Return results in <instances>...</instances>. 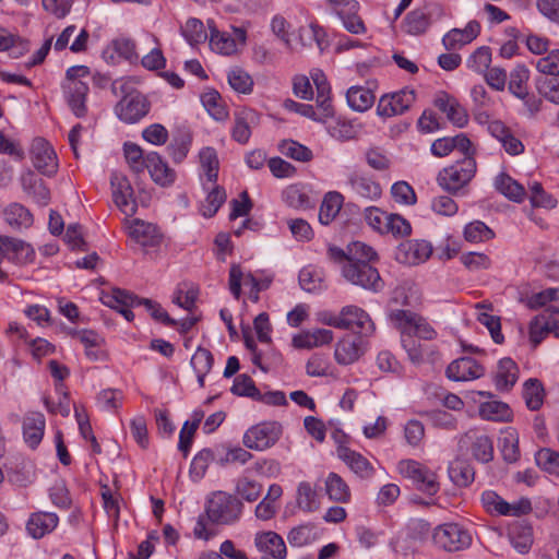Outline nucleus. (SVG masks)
<instances>
[{
  "label": "nucleus",
  "instance_id": "de8ad7c7",
  "mask_svg": "<svg viewBox=\"0 0 559 559\" xmlns=\"http://www.w3.org/2000/svg\"><path fill=\"white\" fill-rule=\"evenodd\" d=\"M201 167L211 182H216L218 177L219 160L213 147H204L199 153Z\"/></svg>",
  "mask_w": 559,
  "mask_h": 559
},
{
  "label": "nucleus",
  "instance_id": "6ab92c4d",
  "mask_svg": "<svg viewBox=\"0 0 559 559\" xmlns=\"http://www.w3.org/2000/svg\"><path fill=\"white\" fill-rule=\"evenodd\" d=\"M346 185L352 193L371 201L379 199L382 193L379 182L358 173L350 174Z\"/></svg>",
  "mask_w": 559,
  "mask_h": 559
},
{
  "label": "nucleus",
  "instance_id": "412c9836",
  "mask_svg": "<svg viewBox=\"0 0 559 559\" xmlns=\"http://www.w3.org/2000/svg\"><path fill=\"white\" fill-rule=\"evenodd\" d=\"M480 32V25L477 21H471L464 28H453L442 38V44L447 50L460 49L473 41Z\"/></svg>",
  "mask_w": 559,
  "mask_h": 559
},
{
  "label": "nucleus",
  "instance_id": "c9c22d12",
  "mask_svg": "<svg viewBox=\"0 0 559 559\" xmlns=\"http://www.w3.org/2000/svg\"><path fill=\"white\" fill-rule=\"evenodd\" d=\"M496 189L514 202H522L525 197V189L509 175L501 173L495 180Z\"/></svg>",
  "mask_w": 559,
  "mask_h": 559
},
{
  "label": "nucleus",
  "instance_id": "f704fd0d",
  "mask_svg": "<svg viewBox=\"0 0 559 559\" xmlns=\"http://www.w3.org/2000/svg\"><path fill=\"white\" fill-rule=\"evenodd\" d=\"M479 415L485 420L510 421L512 418V411L507 403L489 401L479 405Z\"/></svg>",
  "mask_w": 559,
  "mask_h": 559
},
{
  "label": "nucleus",
  "instance_id": "c85d7f7f",
  "mask_svg": "<svg viewBox=\"0 0 559 559\" xmlns=\"http://www.w3.org/2000/svg\"><path fill=\"white\" fill-rule=\"evenodd\" d=\"M129 235L142 246H155L160 239L155 225L140 219H135L129 227Z\"/></svg>",
  "mask_w": 559,
  "mask_h": 559
},
{
  "label": "nucleus",
  "instance_id": "a211bd4d",
  "mask_svg": "<svg viewBox=\"0 0 559 559\" xmlns=\"http://www.w3.org/2000/svg\"><path fill=\"white\" fill-rule=\"evenodd\" d=\"M337 456L349 467V469L362 479L371 478L374 475V467L362 454L347 448L338 447Z\"/></svg>",
  "mask_w": 559,
  "mask_h": 559
},
{
  "label": "nucleus",
  "instance_id": "603ef678",
  "mask_svg": "<svg viewBox=\"0 0 559 559\" xmlns=\"http://www.w3.org/2000/svg\"><path fill=\"white\" fill-rule=\"evenodd\" d=\"M297 504L300 509L311 512L318 509V493L310 483L301 481L297 487Z\"/></svg>",
  "mask_w": 559,
  "mask_h": 559
},
{
  "label": "nucleus",
  "instance_id": "7c9ffc66",
  "mask_svg": "<svg viewBox=\"0 0 559 559\" xmlns=\"http://www.w3.org/2000/svg\"><path fill=\"white\" fill-rule=\"evenodd\" d=\"M311 79L317 87V105L323 110L325 117L333 115V108L330 100L331 87L322 71L316 70L311 73Z\"/></svg>",
  "mask_w": 559,
  "mask_h": 559
},
{
  "label": "nucleus",
  "instance_id": "39448f33",
  "mask_svg": "<svg viewBox=\"0 0 559 559\" xmlns=\"http://www.w3.org/2000/svg\"><path fill=\"white\" fill-rule=\"evenodd\" d=\"M432 540L437 547L453 552L469 547L472 535L463 525L444 523L433 530Z\"/></svg>",
  "mask_w": 559,
  "mask_h": 559
},
{
  "label": "nucleus",
  "instance_id": "09e8293b",
  "mask_svg": "<svg viewBox=\"0 0 559 559\" xmlns=\"http://www.w3.org/2000/svg\"><path fill=\"white\" fill-rule=\"evenodd\" d=\"M242 280L246 285L250 284L252 286V290L257 289L260 285V282L251 274L243 277L240 265L233 264L229 270V289L236 299L240 297Z\"/></svg>",
  "mask_w": 559,
  "mask_h": 559
},
{
  "label": "nucleus",
  "instance_id": "37998d69",
  "mask_svg": "<svg viewBox=\"0 0 559 559\" xmlns=\"http://www.w3.org/2000/svg\"><path fill=\"white\" fill-rule=\"evenodd\" d=\"M530 79L528 69L523 66H516L511 74L509 81V91L520 99H524L528 95L527 81Z\"/></svg>",
  "mask_w": 559,
  "mask_h": 559
},
{
  "label": "nucleus",
  "instance_id": "f3484780",
  "mask_svg": "<svg viewBox=\"0 0 559 559\" xmlns=\"http://www.w3.org/2000/svg\"><path fill=\"white\" fill-rule=\"evenodd\" d=\"M0 251L3 257L19 264L32 262L35 257V252L28 243L8 236H0Z\"/></svg>",
  "mask_w": 559,
  "mask_h": 559
},
{
  "label": "nucleus",
  "instance_id": "cd10ccee",
  "mask_svg": "<svg viewBox=\"0 0 559 559\" xmlns=\"http://www.w3.org/2000/svg\"><path fill=\"white\" fill-rule=\"evenodd\" d=\"M68 96V105L72 112L78 117H84L87 112L85 105L86 95L88 93V86L85 82H74V84L64 85Z\"/></svg>",
  "mask_w": 559,
  "mask_h": 559
},
{
  "label": "nucleus",
  "instance_id": "0e129e2a",
  "mask_svg": "<svg viewBox=\"0 0 559 559\" xmlns=\"http://www.w3.org/2000/svg\"><path fill=\"white\" fill-rule=\"evenodd\" d=\"M389 217V213L376 206L367 207L365 211V221L372 229L380 234H385V229H388Z\"/></svg>",
  "mask_w": 559,
  "mask_h": 559
},
{
  "label": "nucleus",
  "instance_id": "bb28decb",
  "mask_svg": "<svg viewBox=\"0 0 559 559\" xmlns=\"http://www.w3.org/2000/svg\"><path fill=\"white\" fill-rule=\"evenodd\" d=\"M333 332L326 329H316L313 331H305L293 337V345L296 348H313L331 343Z\"/></svg>",
  "mask_w": 559,
  "mask_h": 559
},
{
  "label": "nucleus",
  "instance_id": "3c124183",
  "mask_svg": "<svg viewBox=\"0 0 559 559\" xmlns=\"http://www.w3.org/2000/svg\"><path fill=\"white\" fill-rule=\"evenodd\" d=\"M548 312L549 309L536 316L530 323V341L534 347L539 345L545 336L551 332Z\"/></svg>",
  "mask_w": 559,
  "mask_h": 559
},
{
  "label": "nucleus",
  "instance_id": "a18cd8bd",
  "mask_svg": "<svg viewBox=\"0 0 559 559\" xmlns=\"http://www.w3.org/2000/svg\"><path fill=\"white\" fill-rule=\"evenodd\" d=\"M401 342L409 359L414 364H419L424 361L425 357L428 355L426 345L421 344L419 338L414 336L411 332L402 331Z\"/></svg>",
  "mask_w": 559,
  "mask_h": 559
},
{
  "label": "nucleus",
  "instance_id": "423d86ee",
  "mask_svg": "<svg viewBox=\"0 0 559 559\" xmlns=\"http://www.w3.org/2000/svg\"><path fill=\"white\" fill-rule=\"evenodd\" d=\"M283 433L282 425L277 421H263L250 427L242 437L246 448L264 451L277 443Z\"/></svg>",
  "mask_w": 559,
  "mask_h": 559
},
{
  "label": "nucleus",
  "instance_id": "4d7b16f0",
  "mask_svg": "<svg viewBox=\"0 0 559 559\" xmlns=\"http://www.w3.org/2000/svg\"><path fill=\"white\" fill-rule=\"evenodd\" d=\"M123 151L130 169L136 175L142 174L146 166V156H143L142 148L134 143H124Z\"/></svg>",
  "mask_w": 559,
  "mask_h": 559
},
{
  "label": "nucleus",
  "instance_id": "49530a36",
  "mask_svg": "<svg viewBox=\"0 0 559 559\" xmlns=\"http://www.w3.org/2000/svg\"><path fill=\"white\" fill-rule=\"evenodd\" d=\"M4 219L12 227H28L33 223L29 211L19 203H13L4 210Z\"/></svg>",
  "mask_w": 559,
  "mask_h": 559
},
{
  "label": "nucleus",
  "instance_id": "4468645a",
  "mask_svg": "<svg viewBox=\"0 0 559 559\" xmlns=\"http://www.w3.org/2000/svg\"><path fill=\"white\" fill-rule=\"evenodd\" d=\"M485 374V368L472 357L453 360L447 368V376L453 381H471Z\"/></svg>",
  "mask_w": 559,
  "mask_h": 559
},
{
  "label": "nucleus",
  "instance_id": "ddd939ff",
  "mask_svg": "<svg viewBox=\"0 0 559 559\" xmlns=\"http://www.w3.org/2000/svg\"><path fill=\"white\" fill-rule=\"evenodd\" d=\"M100 299L105 306L112 308L121 313L128 322H131L134 318V314L130 308L140 306V297L120 288H114L110 293L103 294Z\"/></svg>",
  "mask_w": 559,
  "mask_h": 559
},
{
  "label": "nucleus",
  "instance_id": "4c0bfd02",
  "mask_svg": "<svg viewBox=\"0 0 559 559\" xmlns=\"http://www.w3.org/2000/svg\"><path fill=\"white\" fill-rule=\"evenodd\" d=\"M499 449L503 460L508 463H514L520 457L519 438L514 429L508 428L499 438Z\"/></svg>",
  "mask_w": 559,
  "mask_h": 559
},
{
  "label": "nucleus",
  "instance_id": "13d9d810",
  "mask_svg": "<svg viewBox=\"0 0 559 559\" xmlns=\"http://www.w3.org/2000/svg\"><path fill=\"white\" fill-rule=\"evenodd\" d=\"M226 201V192L224 188L219 186H215L205 198V201L202 204L201 211L203 216L212 217L214 216L219 207Z\"/></svg>",
  "mask_w": 559,
  "mask_h": 559
},
{
  "label": "nucleus",
  "instance_id": "ea45409f",
  "mask_svg": "<svg viewBox=\"0 0 559 559\" xmlns=\"http://www.w3.org/2000/svg\"><path fill=\"white\" fill-rule=\"evenodd\" d=\"M222 447H215L214 449L201 450L192 460L191 474L201 478L204 476L210 463L216 462L218 464V457L221 456Z\"/></svg>",
  "mask_w": 559,
  "mask_h": 559
},
{
  "label": "nucleus",
  "instance_id": "f8f14e48",
  "mask_svg": "<svg viewBox=\"0 0 559 559\" xmlns=\"http://www.w3.org/2000/svg\"><path fill=\"white\" fill-rule=\"evenodd\" d=\"M341 319L348 322L347 326H340L343 330H350L355 334L368 336L374 331V324L369 314L357 306H345L341 310Z\"/></svg>",
  "mask_w": 559,
  "mask_h": 559
},
{
  "label": "nucleus",
  "instance_id": "2eb2a0df",
  "mask_svg": "<svg viewBox=\"0 0 559 559\" xmlns=\"http://www.w3.org/2000/svg\"><path fill=\"white\" fill-rule=\"evenodd\" d=\"M435 106L447 115L449 121L459 128H463L468 122L466 109L459 100L445 92H440L433 102Z\"/></svg>",
  "mask_w": 559,
  "mask_h": 559
},
{
  "label": "nucleus",
  "instance_id": "4be33fe9",
  "mask_svg": "<svg viewBox=\"0 0 559 559\" xmlns=\"http://www.w3.org/2000/svg\"><path fill=\"white\" fill-rule=\"evenodd\" d=\"M152 180L162 187H168L174 183L176 173L171 169L166 162L156 153L151 152L146 154V166Z\"/></svg>",
  "mask_w": 559,
  "mask_h": 559
},
{
  "label": "nucleus",
  "instance_id": "9b49d317",
  "mask_svg": "<svg viewBox=\"0 0 559 559\" xmlns=\"http://www.w3.org/2000/svg\"><path fill=\"white\" fill-rule=\"evenodd\" d=\"M432 246L426 240H408L400 243L395 251V259L400 263L417 265L429 259Z\"/></svg>",
  "mask_w": 559,
  "mask_h": 559
},
{
  "label": "nucleus",
  "instance_id": "0eeeda50",
  "mask_svg": "<svg viewBox=\"0 0 559 559\" xmlns=\"http://www.w3.org/2000/svg\"><path fill=\"white\" fill-rule=\"evenodd\" d=\"M397 468L404 477L411 478L420 491L430 496L439 491L440 485L437 475L419 462L403 460L399 463Z\"/></svg>",
  "mask_w": 559,
  "mask_h": 559
},
{
  "label": "nucleus",
  "instance_id": "6e6d98bb",
  "mask_svg": "<svg viewBox=\"0 0 559 559\" xmlns=\"http://www.w3.org/2000/svg\"><path fill=\"white\" fill-rule=\"evenodd\" d=\"M230 87L242 94H250L253 87L252 78L241 68H234L227 74Z\"/></svg>",
  "mask_w": 559,
  "mask_h": 559
},
{
  "label": "nucleus",
  "instance_id": "393cba45",
  "mask_svg": "<svg viewBox=\"0 0 559 559\" xmlns=\"http://www.w3.org/2000/svg\"><path fill=\"white\" fill-rule=\"evenodd\" d=\"M518 378V365L508 357L500 359L493 378L497 390L501 392L510 391L516 383Z\"/></svg>",
  "mask_w": 559,
  "mask_h": 559
},
{
  "label": "nucleus",
  "instance_id": "2f4dec72",
  "mask_svg": "<svg viewBox=\"0 0 559 559\" xmlns=\"http://www.w3.org/2000/svg\"><path fill=\"white\" fill-rule=\"evenodd\" d=\"M509 537L519 552L526 554L533 545V528L527 523L514 524L509 530Z\"/></svg>",
  "mask_w": 559,
  "mask_h": 559
},
{
  "label": "nucleus",
  "instance_id": "f257e3e1",
  "mask_svg": "<svg viewBox=\"0 0 559 559\" xmlns=\"http://www.w3.org/2000/svg\"><path fill=\"white\" fill-rule=\"evenodd\" d=\"M330 259L337 263L343 277L350 284L364 289L380 292L384 283L376 267L371 265L378 260L372 247L361 241H354L346 250L337 247L329 248Z\"/></svg>",
  "mask_w": 559,
  "mask_h": 559
},
{
  "label": "nucleus",
  "instance_id": "69168bd1",
  "mask_svg": "<svg viewBox=\"0 0 559 559\" xmlns=\"http://www.w3.org/2000/svg\"><path fill=\"white\" fill-rule=\"evenodd\" d=\"M236 492L248 502H253L261 496L262 486L255 480L242 477L237 481Z\"/></svg>",
  "mask_w": 559,
  "mask_h": 559
},
{
  "label": "nucleus",
  "instance_id": "79ce46f5",
  "mask_svg": "<svg viewBox=\"0 0 559 559\" xmlns=\"http://www.w3.org/2000/svg\"><path fill=\"white\" fill-rule=\"evenodd\" d=\"M545 397L543 384L537 379H528L523 385V399L531 411H538Z\"/></svg>",
  "mask_w": 559,
  "mask_h": 559
},
{
  "label": "nucleus",
  "instance_id": "e2e57ef3",
  "mask_svg": "<svg viewBox=\"0 0 559 559\" xmlns=\"http://www.w3.org/2000/svg\"><path fill=\"white\" fill-rule=\"evenodd\" d=\"M472 454L476 460L483 463L490 462L493 457L491 439L485 435L477 437L472 444Z\"/></svg>",
  "mask_w": 559,
  "mask_h": 559
},
{
  "label": "nucleus",
  "instance_id": "052dcab7",
  "mask_svg": "<svg viewBox=\"0 0 559 559\" xmlns=\"http://www.w3.org/2000/svg\"><path fill=\"white\" fill-rule=\"evenodd\" d=\"M253 455L243 448L234 447L224 450L222 448L221 456L218 457V465L225 466L227 464L238 463L245 465Z\"/></svg>",
  "mask_w": 559,
  "mask_h": 559
},
{
  "label": "nucleus",
  "instance_id": "f03ea898",
  "mask_svg": "<svg viewBox=\"0 0 559 559\" xmlns=\"http://www.w3.org/2000/svg\"><path fill=\"white\" fill-rule=\"evenodd\" d=\"M132 80L119 79L112 83V92L116 96L122 95L116 105V114L120 120L127 123H135L145 117L150 110L146 97L134 90Z\"/></svg>",
  "mask_w": 559,
  "mask_h": 559
},
{
  "label": "nucleus",
  "instance_id": "aec40b11",
  "mask_svg": "<svg viewBox=\"0 0 559 559\" xmlns=\"http://www.w3.org/2000/svg\"><path fill=\"white\" fill-rule=\"evenodd\" d=\"M364 354L362 336H346L335 347L334 356L340 365H350Z\"/></svg>",
  "mask_w": 559,
  "mask_h": 559
},
{
  "label": "nucleus",
  "instance_id": "473e14b6",
  "mask_svg": "<svg viewBox=\"0 0 559 559\" xmlns=\"http://www.w3.org/2000/svg\"><path fill=\"white\" fill-rule=\"evenodd\" d=\"M320 537V532L312 523H307L294 527L287 535V540L293 547H304L316 542Z\"/></svg>",
  "mask_w": 559,
  "mask_h": 559
},
{
  "label": "nucleus",
  "instance_id": "680f3d73",
  "mask_svg": "<svg viewBox=\"0 0 559 559\" xmlns=\"http://www.w3.org/2000/svg\"><path fill=\"white\" fill-rule=\"evenodd\" d=\"M464 237L467 241L480 242L491 239L493 231L485 223L475 221L465 226Z\"/></svg>",
  "mask_w": 559,
  "mask_h": 559
},
{
  "label": "nucleus",
  "instance_id": "5fc2aeb1",
  "mask_svg": "<svg viewBox=\"0 0 559 559\" xmlns=\"http://www.w3.org/2000/svg\"><path fill=\"white\" fill-rule=\"evenodd\" d=\"M281 152L295 160L307 163L313 158V154L307 146L294 141L284 140L280 143Z\"/></svg>",
  "mask_w": 559,
  "mask_h": 559
},
{
  "label": "nucleus",
  "instance_id": "8fccbe9b",
  "mask_svg": "<svg viewBox=\"0 0 559 559\" xmlns=\"http://www.w3.org/2000/svg\"><path fill=\"white\" fill-rule=\"evenodd\" d=\"M242 280L246 285L250 284L252 286V290L257 289L260 285V282L251 274L243 277L240 265L233 264L229 270V289L236 299L240 297Z\"/></svg>",
  "mask_w": 559,
  "mask_h": 559
},
{
  "label": "nucleus",
  "instance_id": "b1692460",
  "mask_svg": "<svg viewBox=\"0 0 559 559\" xmlns=\"http://www.w3.org/2000/svg\"><path fill=\"white\" fill-rule=\"evenodd\" d=\"M59 519L57 514L51 512H35L33 513L27 523V533L33 538H41L51 533L58 525Z\"/></svg>",
  "mask_w": 559,
  "mask_h": 559
},
{
  "label": "nucleus",
  "instance_id": "c03bdc74",
  "mask_svg": "<svg viewBox=\"0 0 559 559\" xmlns=\"http://www.w3.org/2000/svg\"><path fill=\"white\" fill-rule=\"evenodd\" d=\"M449 477L459 487H467L475 476L474 468L465 461L455 460L449 466Z\"/></svg>",
  "mask_w": 559,
  "mask_h": 559
},
{
  "label": "nucleus",
  "instance_id": "a878e982",
  "mask_svg": "<svg viewBox=\"0 0 559 559\" xmlns=\"http://www.w3.org/2000/svg\"><path fill=\"white\" fill-rule=\"evenodd\" d=\"M45 430V417L40 413H32L23 420V436L25 442L35 449L41 441Z\"/></svg>",
  "mask_w": 559,
  "mask_h": 559
},
{
  "label": "nucleus",
  "instance_id": "9d476101",
  "mask_svg": "<svg viewBox=\"0 0 559 559\" xmlns=\"http://www.w3.org/2000/svg\"><path fill=\"white\" fill-rule=\"evenodd\" d=\"M391 319L404 332H411L419 340L429 341L435 338L436 331L423 318L417 317L407 310H395L391 313Z\"/></svg>",
  "mask_w": 559,
  "mask_h": 559
},
{
  "label": "nucleus",
  "instance_id": "bf43d9fd",
  "mask_svg": "<svg viewBox=\"0 0 559 559\" xmlns=\"http://www.w3.org/2000/svg\"><path fill=\"white\" fill-rule=\"evenodd\" d=\"M535 461L542 469L559 477V452L543 448L537 451Z\"/></svg>",
  "mask_w": 559,
  "mask_h": 559
},
{
  "label": "nucleus",
  "instance_id": "774afa93",
  "mask_svg": "<svg viewBox=\"0 0 559 559\" xmlns=\"http://www.w3.org/2000/svg\"><path fill=\"white\" fill-rule=\"evenodd\" d=\"M536 69L546 75L559 76V49L551 50L536 61Z\"/></svg>",
  "mask_w": 559,
  "mask_h": 559
},
{
  "label": "nucleus",
  "instance_id": "72a5a7b5",
  "mask_svg": "<svg viewBox=\"0 0 559 559\" xmlns=\"http://www.w3.org/2000/svg\"><path fill=\"white\" fill-rule=\"evenodd\" d=\"M325 491L333 501L347 503L350 500V489L346 481L336 473H330L325 479Z\"/></svg>",
  "mask_w": 559,
  "mask_h": 559
},
{
  "label": "nucleus",
  "instance_id": "20e7f679",
  "mask_svg": "<svg viewBox=\"0 0 559 559\" xmlns=\"http://www.w3.org/2000/svg\"><path fill=\"white\" fill-rule=\"evenodd\" d=\"M475 173L476 160L472 156H464L463 159L443 168L438 174L437 180L444 190L455 193L473 179Z\"/></svg>",
  "mask_w": 559,
  "mask_h": 559
},
{
  "label": "nucleus",
  "instance_id": "5701e85b",
  "mask_svg": "<svg viewBox=\"0 0 559 559\" xmlns=\"http://www.w3.org/2000/svg\"><path fill=\"white\" fill-rule=\"evenodd\" d=\"M255 548L273 559H284L286 557V545L283 538L275 532H262L254 536Z\"/></svg>",
  "mask_w": 559,
  "mask_h": 559
},
{
  "label": "nucleus",
  "instance_id": "1a4fd4ad",
  "mask_svg": "<svg viewBox=\"0 0 559 559\" xmlns=\"http://www.w3.org/2000/svg\"><path fill=\"white\" fill-rule=\"evenodd\" d=\"M33 166L44 176L51 177L58 170L57 154L52 146L43 138H36L31 146Z\"/></svg>",
  "mask_w": 559,
  "mask_h": 559
},
{
  "label": "nucleus",
  "instance_id": "dca6fc26",
  "mask_svg": "<svg viewBox=\"0 0 559 559\" xmlns=\"http://www.w3.org/2000/svg\"><path fill=\"white\" fill-rule=\"evenodd\" d=\"M112 187V198L116 205L126 214H133L135 209L133 204V189L126 176L112 174L110 178Z\"/></svg>",
  "mask_w": 559,
  "mask_h": 559
},
{
  "label": "nucleus",
  "instance_id": "a19ab883",
  "mask_svg": "<svg viewBox=\"0 0 559 559\" xmlns=\"http://www.w3.org/2000/svg\"><path fill=\"white\" fill-rule=\"evenodd\" d=\"M207 25L211 31L210 46L212 50L222 55H231L236 51V43L230 36L221 33L212 20L207 21Z\"/></svg>",
  "mask_w": 559,
  "mask_h": 559
},
{
  "label": "nucleus",
  "instance_id": "7ed1b4c3",
  "mask_svg": "<svg viewBox=\"0 0 559 559\" xmlns=\"http://www.w3.org/2000/svg\"><path fill=\"white\" fill-rule=\"evenodd\" d=\"M241 512V501L225 491L213 492L206 501L205 515L213 524H233L239 520Z\"/></svg>",
  "mask_w": 559,
  "mask_h": 559
},
{
  "label": "nucleus",
  "instance_id": "6e6552de",
  "mask_svg": "<svg viewBox=\"0 0 559 559\" xmlns=\"http://www.w3.org/2000/svg\"><path fill=\"white\" fill-rule=\"evenodd\" d=\"M442 14V8L438 3H425L406 14L403 22L404 31L409 35H421L429 28L432 20L441 17Z\"/></svg>",
  "mask_w": 559,
  "mask_h": 559
},
{
  "label": "nucleus",
  "instance_id": "338daca9",
  "mask_svg": "<svg viewBox=\"0 0 559 559\" xmlns=\"http://www.w3.org/2000/svg\"><path fill=\"white\" fill-rule=\"evenodd\" d=\"M536 86L539 94L547 100L559 104V76L539 79L536 81Z\"/></svg>",
  "mask_w": 559,
  "mask_h": 559
},
{
  "label": "nucleus",
  "instance_id": "58836bf2",
  "mask_svg": "<svg viewBox=\"0 0 559 559\" xmlns=\"http://www.w3.org/2000/svg\"><path fill=\"white\" fill-rule=\"evenodd\" d=\"M201 102L209 115L216 121H224L228 118L227 107L218 92L209 91L202 94Z\"/></svg>",
  "mask_w": 559,
  "mask_h": 559
},
{
  "label": "nucleus",
  "instance_id": "864d4df0",
  "mask_svg": "<svg viewBox=\"0 0 559 559\" xmlns=\"http://www.w3.org/2000/svg\"><path fill=\"white\" fill-rule=\"evenodd\" d=\"M181 33L187 41L194 46L204 43L207 39V34L201 20L190 17L185 26L181 27Z\"/></svg>",
  "mask_w": 559,
  "mask_h": 559
},
{
  "label": "nucleus",
  "instance_id": "e433bc0d",
  "mask_svg": "<svg viewBox=\"0 0 559 559\" xmlns=\"http://www.w3.org/2000/svg\"><path fill=\"white\" fill-rule=\"evenodd\" d=\"M343 204V195L338 192H328L321 203L319 221L323 225L330 224L338 214Z\"/></svg>",
  "mask_w": 559,
  "mask_h": 559
},
{
  "label": "nucleus",
  "instance_id": "c756f323",
  "mask_svg": "<svg viewBox=\"0 0 559 559\" xmlns=\"http://www.w3.org/2000/svg\"><path fill=\"white\" fill-rule=\"evenodd\" d=\"M348 106L358 112H364L372 107L376 95L372 90L365 86H352L346 93Z\"/></svg>",
  "mask_w": 559,
  "mask_h": 559
}]
</instances>
